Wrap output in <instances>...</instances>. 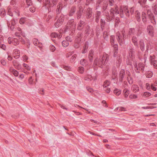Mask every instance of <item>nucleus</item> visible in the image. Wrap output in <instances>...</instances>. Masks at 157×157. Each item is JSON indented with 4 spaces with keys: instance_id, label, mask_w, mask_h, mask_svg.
<instances>
[{
    "instance_id": "1",
    "label": "nucleus",
    "mask_w": 157,
    "mask_h": 157,
    "mask_svg": "<svg viewBox=\"0 0 157 157\" xmlns=\"http://www.w3.org/2000/svg\"><path fill=\"white\" fill-rule=\"evenodd\" d=\"M142 21L144 24L147 23V20L149 19L153 25H156V22L155 17L150 10H148L147 13L142 12L141 14Z\"/></svg>"
},
{
    "instance_id": "2",
    "label": "nucleus",
    "mask_w": 157,
    "mask_h": 157,
    "mask_svg": "<svg viewBox=\"0 0 157 157\" xmlns=\"http://www.w3.org/2000/svg\"><path fill=\"white\" fill-rule=\"evenodd\" d=\"M110 13H109L105 12V15L106 17L107 21H110L113 19H114L115 18L114 14H118L120 13V11L118 10V8L117 6L115 4L114 7L111 8L109 11Z\"/></svg>"
},
{
    "instance_id": "3",
    "label": "nucleus",
    "mask_w": 157,
    "mask_h": 157,
    "mask_svg": "<svg viewBox=\"0 0 157 157\" xmlns=\"http://www.w3.org/2000/svg\"><path fill=\"white\" fill-rule=\"evenodd\" d=\"M134 8L133 7L129 9L127 6H124L123 8L121 7L120 9V14L121 17H124L125 15L126 17H129L130 15L132 14L134 12Z\"/></svg>"
},
{
    "instance_id": "4",
    "label": "nucleus",
    "mask_w": 157,
    "mask_h": 157,
    "mask_svg": "<svg viewBox=\"0 0 157 157\" xmlns=\"http://www.w3.org/2000/svg\"><path fill=\"white\" fill-rule=\"evenodd\" d=\"M108 59V56L105 53L103 54L102 56H100L98 59L96 58L94 62V64L95 66H98L99 67L102 68L103 65H104L106 61Z\"/></svg>"
},
{
    "instance_id": "5",
    "label": "nucleus",
    "mask_w": 157,
    "mask_h": 157,
    "mask_svg": "<svg viewBox=\"0 0 157 157\" xmlns=\"http://www.w3.org/2000/svg\"><path fill=\"white\" fill-rule=\"evenodd\" d=\"M116 39L121 46L124 43L126 36L125 35V32L123 30L120 32H117L116 34Z\"/></svg>"
},
{
    "instance_id": "6",
    "label": "nucleus",
    "mask_w": 157,
    "mask_h": 157,
    "mask_svg": "<svg viewBox=\"0 0 157 157\" xmlns=\"http://www.w3.org/2000/svg\"><path fill=\"white\" fill-rule=\"evenodd\" d=\"M133 65L134 67V70L135 72L137 73H140V71L143 73L144 71L145 64L140 63L137 65L136 61L135 60L134 61Z\"/></svg>"
},
{
    "instance_id": "7",
    "label": "nucleus",
    "mask_w": 157,
    "mask_h": 157,
    "mask_svg": "<svg viewBox=\"0 0 157 157\" xmlns=\"http://www.w3.org/2000/svg\"><path fill=\"white\" fill-rule=\"evenodd\" d=\"M84 33L86 36L90 38L93 37L94 35L93 29L87 25L85 28Z\"/></svg>"
},
{
    "instance_id": "8",
    "label": "nucleus",
    "mask_w": 157,
    "mask_h": 157,
    "mask_svg": "<svg viewBox=\"0 0 157 157\" xmlns=\"http://www.w3.org/2000/svg\"><path fill=\"white\" fill-rule=\"evenodd\" d=\"M58 19L55 24V26L56 28L59 27L63 23L64 20V16L63 14H56Z\"/></svg>"
},
{
    "instance_id": "9",
    "label": "nucleus",
    "mask_w": 157,
    "mask_h": 157,
    "mask_svg": "<svg viewBox=\"0 0 157 157\" xmlns=\"http://www.w3.org/2000/svg\"><path fill=\"white\" fill-rule=\"evenodd\" d=\"M147 33L151 37H153L154 35V28L151 25H148L147 28Z\"/></svg>"
},
{
    "instance_id": "10",
    "label": "nucleus",
    "mask_w": 157,
    "mask_h": 157,
    "mask_svg": "<svg viewBox=\"0 0 157 157\" xmlns=\"http://www.w3.org/2000/svg\"><path fill=\"white\" fill-rule=\"evenodd\" d=\"M7 14L11 16H13V15L17 16H19V12L18 10H15L13 12H12L11 9L10 8H8L7 9Z\"/></svg>"
},
{
    "instance_id": "11",
    "label": "nucleus",
    "mask_w": 157,
    "mask_h": 157,
    "mask_svg": "<svg viewBox=\"0 0 157 157\" xmlns=\"http://www.w3.org/2000/svg\"><path fill=\"white\" fill-rule=\"evenodd\" d=\"M119 80L121 82H122L125 77V72L124 69H121L119 74Z\"/></svg>"
},
{
    "instance_id": "12",
    "label": "nucleus",
    "mask_w": 157,
    "mask_h": 157,
    "mask_svg": "<svg viewBox=\"0 0 157 157\" xmlns=\"http://www.w3.org/2000/svg\"><path fill=\"white\" fill-rule=\"evenodd\" d=\"M83 13V9L82 6H80L79 7L78 10L77 11L76 13V18L77 19H79L82 15Z\"/></svg>"
},
{
    "instance_id": "13",
    "label": "nucleus",
    "mask_w": 157,
    "mask_h": 157,
    "mask_svg": "<svg viewBox=\"0 0 157 157\" xmlns=\"http://www.w3.org/2000/svg\"><path fill=\"white\" fill-rule=\"evenodd\" d=\"M93 13L92 9L89 7L86 10V17L87 19H90L92 17Z\"/></svg>"
},
{
    "instance_id": "14",
    "label": "nucleus",
    "mask_w": 157,
    "mask_h": 157,
    "mask_svg": "<svg viewBox=\"0 0 157 157\" xmlns=\"http://www.w3.org/2000/svg\"><path fill=\"white\" fill-rule=\"evenodd\" d=\"M76 10V7L75 6H72L68 10V15L69 17H72L75 14Z\"/></svg>"
},
{
    "instance_id": "15",
    "label": "nucleus",
    "mask_w": 157,
    "mask_h": 157,
    "mask_svg": "<svg viewBox=\"0 0 157 157\" xmlns=\"http://www.w3.org/2000/svg\"><path fill=\"white\" fill-rule=\"evenodd\" d=\"M74 19H71L68 21L67 23V25L72 26V31L73 30H75L76 27V24L75 22H74Z\"/></svg>"
},
{
    "instance_id": "16",
    "label": "nucleus",
    "mask_w": 157,
    "mask_h": 157,
    "mask_svg": "<svg viewBox=\"0 0 157 157\" xmlns=\"http://www.w3.org/2000/svg\"><path fill=\"white\" fill-rule=\"evenodd\" d=\"M85 24V23L84 21L80 20L77 25V29L79 30H82L83 29Z\"/></svg>"
},
{
    "instance_id": "17",
    "label": "nucleus",
    "mask_w": 157,
    "mask_h": 157,
    "mask_svg": "<svg viewBox=\"0 0 157 157\" xmlns=\"http://www.w3.org/2000/svg\"><path fill=\"white\" fill-rule=\"evenodd\" d=\"M13 55L14 57L16 59H18L20 56V52L18 49H16L13 50Z\"/></svg>"
},
{
    "instance_id": "18",
    "label": "nucleus",
    "mask_w": 157,
    "mask_h": 157,
    "mask_svg": "<svg viewBox=\"0 0 157 157\" xmlns=\"http://www.w3.org/2000/svg\"><path fill=\"white\" fill-rule=\"evenodd\" d=\"M62 4L61 2L59 3L57 6V7L56 10V14H59L61 12V11L63 8Z\"/></svg>"
},
{
    "instance_id": "19",
    "label": "nucleus",
    "mask_w": 157,
    "mask_h": 157,
    "mask_svg": "<svg viewBox=\"0 0 157 157\" xmlns=\"http://www.w3.org/2000/svg\"><path fill=\"white\" fill-rule=\"evenodd\" d=\"M75 30H73L72 31V26L71 25H67L65 29V32H67L69 31L70 32L69 33L70 35L72 34L73 33L75 32Z\"/></svg>"
},
{
    "instance_id": "20",
    "label": "nucleus",
    "mask_w": 157,
    "mask_h": 157,
    "mask_svg": "<svg viewBox=\"0 0 157 157\" xmlns=\"http://www.w3.org/2000/svg\"><path fill=\"white\" fill-rule=\"evenodd\" d=\"M132 41L134 45L137 48H139V44L138 43V39L137 37L135 36L132 37Z\"/></svg>"
},
{
    "instance_id": "21",
    "label": "nucleus",
    "mask_w": 157,
    "mask_h": 157,
    "mask_svg": "<svg viewBox=\"0 0 157 157\" xmlns=\"http://www.w3.org/2000/svg\"><path fill=\"white\" fill-rule=\"evenodd\" d=\"M140 48L142 51H144L145 49V44L144 41L143 40L141 39L139 41V44Z\"/></svg>"
},
{
    "instance_id": "22",
    "label": "nucleus",
    "mask_w": 157,
    "mask_h": 157,
    "mask_svg": "<svg viewBox=\"0 0 157 157\" xmlns=\"http://www.w3.org/2000/svg\"><path fill=\"white\" fill-rule=\"evenodd\" d=\"M129 56L130 58H131V59L133 60V58H134V49L132 48H129L128 51Z\"/></svg>"
},
{
    "instance_id": "23",
    "label": "nucleus",
    "mask_w": 157,
    "mask_h": 157,
    "mask_svg": "<svg viewBox=\"0 0 157 157\" xmlns=\"http://www.w3.org/2000/svg\"><path fill=\"white\" fill-rule=\"evenodd\" d=\"M9 71L10 72L12 73L15 77H17L18 75V72L14 69L13 67H10L9 68Z\"/></svg>"
},
{
    "instance_id": "24",
    "label": "nucleus",
    "mask_w": 157,
    "mask_h": 157,
    "mask_svg": "<svg viewBox=\"0 0 157 157\" xmlns=\"http://www.w3.org/2000/svg\"><path fill=\"white\" fill-rule=\"evenodd\" d=\"M51 36L52 38L57 37L58 39H59L61 38L62 36L59 33L58 34L54 32L51 33Z\"/></svg>"
},
{
    "instance_id": "25",
    "label": "nucleus",
    "mask_w": 157,
    "mask_h": 157,
    "mask_svg": "<svg viewBox=\"0 0 157 157\" xmlns=\"http://www.w3.org/2000/svg\"><path fill=\"white\" fill-rule=\"evenodd\" d=\"M94 55V52L93 50H91L89 52L88 58L90 62L92 61L93 56Z\"/></svg>"
},
{
    "instance_id": "26",
    "label": "nucleus",
    "mask_w": 157,
    "mask_h": 157,
    "mask_svg": "<svg viewBox=\"0 0 157 157\" xmlns=\"http://www.w3.org/2000/svg\"><path fill=\"white\" fill-rule=\"evenodd\" d=\"M89 43L88 41H86L85 43V45L84 46L83 49L82 51V53L84 54L86 53L87 51V50L88 47Z\"/></svg>"
},
{
    "instance_id": "27",
    "label": "nucleus",
    "mask_w": 157,
    "mask_h": 157,
    "mask_svg": "<svg viewBox=\"0 0 157 157\" xmlns=\"http://www.w3.org/2000/svg\"><path fill=\"white\" fill-rule=\"evenodd\" d=\"M135 17L137 21L138 22H140L141 21L140 13L138 11H136L135 13Z\"/></svg>"
},
{
    "instance_id": "28",
    "label": "nucleus",
    "mask_w": 157,
    "mask_h": 157,
    "mask_svg": "<svg viewBox=\"0 0 157 157\" xmlns=\"http://www.w3.org/2000/svg\"><path fill=\"white\" fill-rule=\"evenodd\" d=\"M133 91L134 93H136L139 90V88L138 86L136 85H132V87Z\"/></svg>"
},
{
    "instance_id": "29",
    "label": "nucleus",
    "mask_w": 157,
    "mask_h": 157,
    "mask_svg": "<svg viewBox=\"0 0 157 157\" xmlns=\"http://www.w3.org/2000/svg\"><path fill=\"white\" fill-rule=\"evenodd\" d=\"M101 27L102 31L104 29V28L105 24V21L104 19H100Z\"/></svg>"
},
{
    "instance_id": "30",
    "label": "nucleus",
    "mask_w": 157,
    "mask_h": 157,
    "mask_svg": "<svg viewBox=\"0 0 157 157\" xmlns=\"http://www.w3.org/2000/svg\"><path fill=\"white\" fill-rule=\"evenodd\" d=\"M136 30L134 28H129L128 31V34L130 35L134 36L136 33Z\"/></svg>"
},
{
    "instance_id": "31",
    "label": "nucleus",
    "mask_w": 157,
    "mask_h": 157,
    "mask_svg": "<svg viewBox=\"0 0 157 157\" xmlns=\"http://www.w3.org/2000/svg\"><path fill=\"white\" fill-rule=\"evenodd\" d=\"M121 90L116 88L113 90V93L115 94L117 96L119 95L121 93Z\"/></svg>"
},
{
    "instance_id": "32",
    "label": "nucleus",
    "mask_w": 157,
    "mask_h": 157,
    "mask_svg": "<svg viewBox=\"0 0 157 157\" xmlns=\"http://www.w3.org/2000/svg\"><path fill=\"white\" fill-rule=\"evenodd\" d=\"M124 96L125 98H127L129 93V91L127 89L125 88L123 90Z\"/></svg>"
},
{
    "instance_id": "33",
    "label": "nucleus",
    "mask_w": 157,
    "mask_h": 157,
    "mask_svg": "<svg viewBox=\"0 0 157 157\" xmlns=\"http://www.w3.org/2000/svg\"><path fill=\"white\" fill-rule=\"evenodd\" d=\"M12 44L16 46L18 45L19 43V41L18 39L16 38H13Z\"/></svg>"
},
{
    "instance_id": "34",
    "label": "nucleus",
    "mask_w": 157,
    "mask_h": 157,
    "mask_svg": "<svg viewBox=\"0 0 157 157\" xmlns=\"http://www.w3.org/2000/svg\"><path fill=\"white\" fill-rule=\"evenodd\" d=\"M44 5L46 7H51L52 4L50 3V0H45Z\"/></svg>"
},
{
    "instance_id": "35",
    "label": "nucleus",
    "mask_w": 157,
    "mask_h": 157,
    "mask_svg": "<svg viewBox=\"0 0 157 157\" xmlns=\"http://www.w3.org/2000/svg\"><path fill=\"white\" fill-rule=\"evenodd\" d=\"M110 84V82L109 81L106 80L105 81L103 84V86L104 88H106L109 86Z\"/></svg>"
},
{
    "instance_id": "36",
    "label": "nucleus",
    "mask_w": 157,
    "mask_h": 157,
    "mask_svg": "<svg viewBox=\"0 0 157 157\" xmlns=\"http://www.w3.org/2000/svg\"><path fill=\"white\" fill-rule=\"evenodd\" d=\"M115 40V37L114 36H111L110 37V41L111 45L113 46V44H114V41Z\"/></svg>"
},
{
    "instance_id": "37",
    "label": "nucleus",
    "mask_w": 157,
    "mask_h": 157,
    "mask_svg": "<svg viewBox=\"0 0 157 157\" xmlns=\"http://www.w3.org/2000/svg\"><path fill=\"white\" fill-rule=\"evenodd\" d=\"M154 5L152 6V10L154 13L155 15H156L157 14V5L156 3H154Z\"/></svg>"
},
{
    "instance_id": "38",
    "label": "nucleus",
    "mask_w": 157,
    "mask_h": 157,
    "mask_svg": "<svg viewBox=\"0 0 157 157\" xmlns=\"http://www.w3.org/2000/svg\"><path fill=\"white\" fill-rule=\"evenodd\" d=\"M115 2L114 0H108V4L109 6H114V5H115Z\"/></svg>"
},
{
    "instance_id": "39",
    "label": "nucleus",
    "mask_w": 157,
    "mask_h": 157,
    "mask_svg": "<svg viewBox=\"0 0 157 157\" xmlns=\"http://www.w3.org/2000/svg\"><path fill=\"white\" fill-rule=\"evenodd\" d=\"M112 75V79H114L117 77V71L116 70L113 71Z\"/></svg>"
},
{
    "instance_id": "40",
    "label": "nucleus",
    "mask_w": 157,
    "mask_h": 157,
    "mask_svg": "<svg viewBox=\"0 0 157 157\" xmlns=\"http://www.w3.org/2000/svg\"><path fill=\"white\" fill-rule=\"evenodd\" d=\"M145 74L146 77L148 78H151L153 75L152 72L149 71H147Z\"/></svg>"
},
{
    "instance_id": "41",
    "label": "nucleus",
    "mask_w": 157,
    "mask_h": 157,
    "mask_svg": "<svg viewBox=\"0 0 157 157\" xmlns=\"http://www.w3.org/2000/svg\"><path fill=\"white\" fill-rule=\"evenodd\" d=\"M6 14L5 10L4 9L2 8L0 10V15L4 17Z\"/></svg>"
},
{
    "instance_id": "42",
    "label": "nucleus",
    "mask_w": 157,
    "mask_h": 157,
    "mask_svg": "<svg viewBox=\"0 0 157 157\" xmlns=\"http://www.w3.org/2000/svg\"><path fill=\"white\" fill-rule=\"evenodd\" d=\"M62 45L64 47H67L69 44V43L66 40H63L62 42Z\"/></svg>"
},
{
    "instance_id": "43",
    "label": "nucleus",
    "mask_w": 157,
    "mask_h": 157,
    "mask_svg": "<svg viewBox=\"0 0 157 157\" xmlns=\"http://www.w3.org/2000/svg\"><path fill=\"white\" fill-rule=\"evenodd\" d=\"M147 0H139L138 2L142 6H143L145 4Z\"/></svg>"
},
{
    "instance_id": "44",
    "label": "nucleus",
    "mask_w": 157,
    "mask_h": 157,
    "mask_svg": "<svg viewBox=\"0 0 157 157\" xmlns=\"http://www.w3.org/2000/svg\"><path fill=\"white\" fill-rule=\"evenodd\" d=\"M85 80H91L93 79L92 76L90 75H87L85 77Z\"/></svg>"
},
{
    "instance_id": "45",
    "label": "nucleus",
    "mask_w": 157,
    "mask_h": 157,
    "mask_svg": "<svg viewBox=\"0 0 157 157\" xmlns=\"http://www.w3.org/2000/svg\"><path fill=\"white\" fill-rule=\"evenodd\" d=\"M121 62V57L120 55H119L117 57V64L120 65Z\"/></svg>"
},
{
    "instance_id": "46",
    "label": "nucleus",
    "mask_w": 157,
    "mask_h": 157,
    "mask_svg": "<svg viewBox=\"0 0 157 157\" xmlns=\"http://www.w3.org/2000/svg\"><path fill=\"white\" fill-rule=\"evenodd\" d=\"M94 1V0H86L85 5L87 6H89L90 4L93 3Z\"/></svg>"
},
{
    "instance_id": "47",
    "label": "nucleus",
    "mask_w": 157,
    "mask_h": 157,
    "mask_svg": "<svg viewBox=\"0 0 157 157\" xmlns=\"http://www.w3.org/2000/svg\"><path fill=\"white\" fill-rule=\"evenodd\" d=\"M26 18L21 17L19 20V23L21 24H24L26 21Z\"/></svg>"
},
{
    "instance_id": "48",
    "label": "nucleus",
    "mask_w": 157,
    "mask_h": 157,
    "mask_svg": "<svg viewBox=\"0 0 157 157\" xmlns=\"http://www.w3.org/2000/svg\"><path fill=\"white\" fill-rule=\"evenodd\" d=\"M101 14V12L100 11H97L95 13V17L100 18Z\"/></svg>"
},
{
    "instance_id": "49",
    "label": "nucleus",
    "mask_w": 157,
    "mask_h": 157,
    "mask_svg": "<svg viewBox=\"0 0 157 157\" xmlns=\"http://www.w3.org/2000/svg\"><path fill=\"white\" fill-rule=\"evenodd\" d=\"M151 94L150 93L148 92H145L143 95V96L145 97H148L151 95Z\"/></svg>"
},
{
    "instance_id": "50",
    "label": "nucleus",
    "mask_w": 157,
    "mask_h": 157,
    "mask_svg": "<svg viewBox=\"0 0 157 157\" xmlns=\"http://www.w3.org/2000/svg\"><path fill=\"white\" fill-rule=\"evenodd\" d=\"M78 71L81 73H83L84 71V68L83 67H80L78 68Z\"/></svg>"
},
{
    "instance_id": "51",
    "label": "nucleus",
    "mask_w": 157,
    "mask_h": 157,
    "mask_svg": "<svg viewBox=\"0 0 157 157\" xmlns=\"http://www.w3.org/2000/svg\"><path fill=\"white\" fill-rule=\"evenodd\" d=\"M112 46L113 47L114 51H118V46L117 44H114Z\"/></svg>"
},
{
    "instance_id": "52",
    "label": "nucleus",
    "mask_w": 157,
    "mask_h": 157,
    "mask_svg": "<svg viewBox=\"0 0 157 157\" xmlns=\"http://www.w3.org/2000/svg\"><path fill=\"white\" fill-rule=\"evenodd\" d=\"M26 4L28 6H30L32 5L33 3L32 0H26Z\"/></svg>"
},
{
    "instance_id": "53",
    "label": "nucleus",
    "mask_w": 157,
    "mask_h": 157,
    "mask_svg": "<svg viewBox=\"0 0 157 157\" xmlns=\"http://www.w3.org/2000/svg\"><path fill=\"white\" fill-rule=\"evenodd\" d=\"M77 56V55L76 54H74L71 57L70 61L71 62H74L76 59V58Z\"/></svg>"
},
{
    "instance_id": "54",
    "label": "nucleus",
    "mask_w": 157,
    "mask_h": 157,
    "mask_svg": "<svg viewBox=\"0 0 157 157\" xmlns=\"http://www.w3.org/2000/svg\"><path fill=\"white\" fill-rule=\"evenodd\" d=\"M86 60L85 59H82L80 60V63L82 65H84L86 64Z\"/></svg>"
},
{
    "instance_id": "55",
    "label": "nucleus",
    "mask_w": 157,
    "mask_h": 157,
    "mask_svg": "<svg viewBox=\"0 0 157 157\" xmlns=\"http://www.w3.org/2000/svg\"><path fill=\"white\" fill-rule=\"evenodd\" d=\"M23 65V67L28 70L30 71L31 70V68L27 64L24 63Z\"/></svg>"
},
{
    "instance_id": "56",
    "label": "nucleus",
    "mask_w": 157,
    "mask_h": 157,
    "mask_svg": "<svg viewBox=\"0 0 157 157\" xmlns=\"http://www.w3.org/2000/svg\"><path fill=\"white\" fill-rule=\"evenodd\" d=\"M50 49L52 52H54L56 50V48L54 46L52 45L50 46Z\"/></svg>"
},
{
    "instance_id": "57",
    "label": "nucleus",
    "mask_w": 157,
    "mask_h": 157,
    "mask_svg": "<svg viewBox=\"0 0 157 157\" xmlns=\"http://www.w3.org/2000/svg\"><path fill=\"white\" fill-rule=\"evenodd\" d=\"M66 40L68 42H71L72 41V39L71 37L70 36H67L66 38Z\"/></svg>"
},
{
    "instance_id": "58",
    "label": "nucleus",
    "mask_w": 157,
    "mask_h": 157,
    "mask_svg": "<svg viewBox=\"0 0 157 157\" xmlns=\"http://www.w3.org/2000/svg\"><path fill=\"white\" fill-rule=\"evenodd\" d=\"M129 97L131 99H135L137 97V96L135 94L130 95Z\"/></svg>"
},
{
    "instance_id": "59",
    "label": "nucleus",
    "mask_w": 157,
    "mask_h": 157,
    "mask_svg": "<svg viewBox=\"0 0 157 157\" xmlns=\"http://www.w3.org/2000/svg\"><path fill=\"white\" fill-rule=\"evenodd\" d=\"M17 69L19 70L21 68V65L20 64L18 63L17 64H16L15 66H14Z\"/></svg>"
},
{
    "instance_id": "60",
    "label": "nucleus",
    "mask_w": 157,
    "mask_h": 157,
    "mask_svg": "<svg viewBox=\"0 0 157 157\" xmlns=\"http://www.w3.org/2000/svg\"><path fill=\"white\" fill-rule=\"evenodd\" d=\"M29 10L31 12L33 13L35 11V8L33 6H32L30 7Z\"/></svg>"
},
{
    "instance_id": "61",
    "label": "nucleus",
    "mask_w": 157,
    "mask_h": 157,
    "mask_svg": "<svg viewBox=\"0 0 157 157\" xmlns=\"http://www.w3.org/2000/svg\"><path fill=\"white\" fill-rule=\"evenodd\" d=\"M33 42L34 45H36L39 42L38 41V40L36 38H34L33 39Z\"/></svg>"
},
{
    "instance_id": "62",
    "label": "nucleus",
    "mask_w": 157,
    "mask_h": 157,
    "mask_svg": "<svg viewBox=\"0 0 157 157\" xmlns=\"http://www.w3.org/2000/svg\"><path fill=\"white\" fill-rule=\"evenodd\" d=\"M0 48L4 50H6V46L4 44H0Z\"/></svg>"
},
{
    "instance_id": "63",
    "label": "nucleus",
    "mask_w": 157,
    "mask_h": 157,
    "mask_svg": "<svg viewBox=\"0 0 157 157\" xmlns=\"http://www.w3.org/2000/svg\"><path fill=\"white\" fill-rule=\"evenodd\" d=\"M38 92L40 94H44V90L43 89H42V88H40V89H39V90H38Z\"/></svg>"
},
{
    "instance_id": "64",
    "label": "nucleus",
    "mask_w": 157,
    "mask_h": 157,
    "mask_svg": "<svg viewBox=\"0 0 157 157\" xmlns=\"http://www.w3.org/2000/svg\"><path fill=\"white\" fill-rule=\"evenodd\" d=\"M79 43H75V42L74 45V47L75 48H78L79 47Z\"/></svg>"
}]
</instances>
